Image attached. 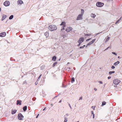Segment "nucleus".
Returning <instances> with one entry per match:
<instances>
[{
    "label": "nucleus",
    "mask_w": 122,
    "mask_h": 122,
    "mask_svg": "<svg viewBox=\"0 0 122 122\" xmlns=\"http://www.w3.org/2000/svg\"><path fill=\"white\" fill-rule=\"evenodd\" d=\"M48 28L49 30L52 31L56 30L57 27L55 25H51L49 26Z\"/></svg>",
    "instance_id": "f257e3e1"
},
{
    "label": "nucleus",
    "mask_w": 122,
    "mask_h": 122,
    "mask_svg": "<svg viewBox=\"0 0 122 122\" xmlns=\"http://www.w3.org/2000/svg\"><path fill=\"white\" fill-rule=\"evenodd\" d=\"M104 4L103 3H101L100 2H97L96 4V6L99 7H101L103 6Z\"/></svg>",
    "instance_id": "f03ea898"
},
{
    "label": "nucleus",
    "mask_w": 122,
    "mask_h": 122,
    "mask_svg": "<svg viewBox=\"0 0 122 122\" xmlns=\"http://www.w3.org/2000/svg\"><path fill=\"white\" fill-rule=\"evenodd\" d=\"M18 118L20 120H23L24 118V116L21 113H19L18 114Z\"/></svg>",
    "instance_id": "7ed1b4c3"
},
{
    "label": "nucleus",
    "mask_w": 122,
    "mask_h": 122,
    "mask_svg": "<svg viewBox=\"0 0 122 122\" xmlns=\"http://www.w3.org/2000/svg\"><path fill=\"white\" fill-rule=\"evenodd\" d=\"M120 82V81L118 79H116L113 81V83L115 84H118Z\"/></svg>",
    "instance_id": "20e7f679"
},
{
    "label": "nucleus",
    "mask_w": 122,
    "mask_h": 122,
    "mask_svg": "<svg viewBox=\"0 0 122 122\" xmlns=\"http://www.w3.org/2000/svg\"><path fill=\"white\" fill-rule=\"evenodd\" d=\"M10 3L9 1H6L4 3V5L5 6H7L10 5Z\"/></svg>",
    "instance_id": "39448f33"
},
{
    "label": "nucleus",
    "mask_w": 122,
    "mask_h": 122,
    "mask_svg": "<svg viewBox=\"0 0 122 122\" xmlns=\"http://www.w3.org/2000/svg\"><path fill=\"white\" fill-rule=\"evenodd\" d=\"M82 16L83 15L81 14L79 15L76 19V20H82Z\"/></svg>",
    "instance_id": "423d86ee"
},
{
    "label": "nucleus",
    "mask_w": 122,
    "mask_h": 122,
    "mask_svg": "<svg viewBox=\"0 0 122 122\" xmlns=\"http://www.w3.org/2000/svg\"><path fill=\"white\" fill-rule=\"evenodd\" d=\"M84 41V38L83 37L80 38L78 41V43H81Z\"/></svg>",
    "instance_id": "0eeeda50"
},
{
    "label": "nucleus",
    "mask_w": 122,
    "mask_h": 122,
    "mask_svg": "<svg viewBox=\"0 0 122 122\" xmlns=\"http://www.w3.org/2000/svg\"><path fill=\"white\" fill-rule=\"evenodd\" d=\"M72 30V28L71 27H67L66 28V31L67 32H69L71 30Z\"/></svg>",
    "instance_id": "6e6552de"
},
{
    "label": "nucleus",
    "mask_w": 122,
    "mask_h": 122,
    "mask_svg": "<svg viewBox=\"0 0 122 122\" xmlns=\"http://www.w3.org/2000/svg\"><path fill=\"white\" fill-rule=\"evenodd\" d=\"M6 33L5 32H3L0 33V37H3L5 36L6 35Z\"/></svg>",
    "instance_id": "1a4fd4ad"
},
{
    "label": "nucleus",
    "mask_w": 122,
    "mask_h": 122,
    "mask_svg": "<svg viewBox=\"0 0 122 122\" xmlns=\"http://www.w3.org/2000/svg\"><path fill=\"white\" fill-rule=\"evenodd\" d=\"M17 3L18 5L20 4V5L23 3V1L20 0H18L17 1Z\"/></svg>",
    "instance_id": "9d476101"
},
{
    "label": "nucleus",
    "mask_w": 122,
    "mask_h": 122,
    "mask_svg": "<svg viewBox=\"0 0 122 122\" xmlns=\"http://www.w3.org/2000/svg\"><path fill=\"white\" fill-rule=\"evenodd\" d=\"M21 101L20 100H18L17 101L16 104L17 105H20L21 104Z\"/></svg>",
    "instance_id": "9b49d317"
},
{
    "label": "nucleus",
    "mask_w": 122,
    "mask_h": 122,
    "mask_svg": "<svg viewBox=\"0 0 122 122\" xmlns=\"http://www.w3.org/2000/svg\"><path fill=\"white\" fill-rule=\"evenodd\" d=\"M91 16L92 18H94L96 16V15L92 13L91 14Z\"/></svg>",
    "instance_id": "f8f14e48"
},
{
    "label": "nucleus",
    "mask_w": 122,
    "mask_h": 122,
    "mask_svg": "<svg viewBox=\"0 0 122 122\" xmlns=\"http://www.w3.org/2000/svg\"><path fill=\"white\" fill-rule=\"evenodd\" d=\"M6 17V15H4L2 16V17L1 19V20L2 21L4 19H5Z\"/></svg>",
    "instance_id": "ddd939ff"
},
{
    "label": "nucleus",
    "mask_w": 122,
    "mask_h": 122,
    "mask_svg": "<svg viewBox=\"0 0 122 122\" xmlns=\"http://www.w3.org/2000/svg\"><path fill=\"white\" fill-rule=\"evenodd\" d=\"M17 111V110H12L11 111V114H15Z\"/></svg>",
    "instance_id": "4468645a"
},
{
    "label": "nucleus",
    "mask_w": 122,
    "mask_h": 122,
    "mask_svg": "<svg viewBox=\"0 0 122 122\" xmlns=\"http://www.w3.org/2000/svg\"><path fill=\"white\" fill-rule=\"evenodd\" d=\"M120 62L119 61H117L115 62L113 64L115 66H117L118 64H119Z\"/></svg>",
    "instance_id": "2eb2a0df"
},
{
    "label": "nucleus",
    "mask_w": 122,
    "mask_h": 122,
    "mask_svg": "<svg viewBox=\"0 0 122 122\" xmlns=\"http://www.w3.org/2000/svg\"><path fill=\"white\" fill-rule=\"evenodd\" d=\"M56 59V57L55 56H53L52 58V60L54 61H55Z\"/></svg>",
    "instance_id": "dca6fc26"
},
{
    "label": "nucleus",
    "mask_w": 122,
    "mask_h": 122,
    "mask_svg": "<svg viewBox=\"0 0 122 122\" xmlns=\"http://www.w3.org/2000/svg\"><path fill=\"white\" fill-rule=\"evenodd\" d=\"M27 109V106H24L23 107V110L24 111H25Z\"/></svg>",
    "instance_id": "f3484780"
},
{
    "label": "nucleus",
    "mask_w": 122,
    "mask_h": 122,
    "mask_svg": "<svg viewBox=\"0 0 122 122\" xmlns=\"http://www.w3.org/2000/svg\"><path fill=\"white\" fill-rule=\"evenodd\" d=\"M49 35V33L47 32H46L44 34L46 36V37H47Z\"/></svg>",
    "instance_id": "a211bd4d"
},
{
    "label": "nucleus",
    "mask_w": 122,
    "mask_h": 122,
    "mask_svg": "<svg viewBox=\"0 0 122 122\" xmlns=\"http://www.w3.org/2000/svg\"><path fill=\"white\" fill-rule=\"evenodd\" d=\"M66 23L65 21L62 22L60 24V25H65Z\"/></svg>",
    "instance_id": "6ab92c4d"
},
{
    "label": "nucleus",
    "mask_w": 122,
    "mask_h": 122,
    "mask_svg": "<svg viewBox=\"0 0 122 122\" xmlns=\"http://www.w3.org/2000/svg\"><path fill=\"white\" fill-rule=\"evenodd\" d=\"M75 81V79L74 77L72 78L71 79V82L72 83H73Z\"/></svg>",
    "instance_id": "aec40b11"
},
{
    "label": "nucleus",
    "mask_w": 122,
    "mask_h": 122,
    "mask_svg": "<svg viewBox=\"0 0 122 122\" xmlns=\"http://www.w3.org/2000/svg\"><path fill=\"white\" fill-rule=\"evenodd\" d=\"M81 15H83L84 13V10L83 9H81Z\"/></svg>",
    "instance_id": "412c9836"
},
{
    "label": "nucleus",
    "mask_w": 122,
    "mask_h": 122,
    "mask_svg": "<svg viewBox=\"0 0 122 122\" xmlns=\"http://www.w3.org/2000/svg\"><path fill=\"white\" fill-rule=\"evenodd\" d=\"M14 16L13 15H10L9 18V19L10 20H11L13 18Z\"/></svg>",
    "instance_id": "4be33fe9"
},
{
    "label": "nucleus",
    "mask_w": 122,
    "mask_h": 122,
    "mask_svg": "<svg viewBox=\"0 0 122 122\" xmlns=\"http://www.w3.org/2000/svg\"><path fill=\"white\" fill-rule=\"evenodd\" d=\"M115 72L114 71H110L109 72V74L110 75L112 73H114Z\"/></svg>",
    "instance_id": "5701e85b"
},
{
    "label": "nucleus",
    "mask_w": 122,
    "mask_h": 122,
    "mask_svg": "<svg viewBox=\"0 0 122 122\" xmlns=\"http://www.w3.org/2000/svg\"><path fill=\"white\" fill-rule=\"evenodd\" d=\"M106 102H104V101L103 102H102V106H103L104 105H106Z\"/></svg>",
    "instance_id": "b1692460"
},
{
    "label": "nucleus",
    "mask_w": 122,
    "mask_h": 122,
    "mask_svg": "<svg viewBox=\"0 0 122 122\" xmlns=\"http://www.w3.org/2000/svg\"><path fill=\"white\" fill-rule=\"evenodd\" d=\"M121 18L122 17H121L118 20L116 21V23H115L116 24H117L119 22L120 20H121Z\"/></svg>",
    "instance_id": "393cba45"
},
{
    "label": "nucleus",
    "mask_w": 122,
    "mask_h": 122,
    "mask_svg": "<svg viewBox=\"0 0 122 122\" xmlns=\"http://www.w3.org/2000/svg\"><path fill=\"white\" fill-rule=\"evenodd\" d=\"M57 63V62H55V63H54L53 64V67H54L56 65Z\"/></svg>",
    "instance_id": "a878e982"
},
{
    "label": "nucleus",
    "mask_w": 122,
    "mask_h": 122,
    "mask_svg": "<svg viewBox=\"0 0 122 122\" xmlns=\"http://www.w3.org/2000/svg\"><path fill=\"white\" fill-rule=\"evenodd\" d=\"M109 39H110V37L108 36L107 38V39L106 41H105V42H107V41L109 40Z\"/></svg>",
    "instance_id": "bb28decb"
},
{
    "label": "nucleus",
    "mask_w": 122,
    "mask_h": 122,
    "mask_svg": "<svg viewBox=\"0 0 122 122\" xmlns=\"http://www.w3.org/2000/svg\"><path fill=\"white\" fill-rule=\"evenodd\" d=\"M65 25H63L61 29V31H62V30H64L65 29L64 27H65Z\"/></svg>",
    "instance_id": "cd10ccee"
},
{
    "label": "nucleus",
    "mask_w": 122,
    "mask_h": 122,
    "mask_svg": "<svg viewBox=\"0 0 122 122\" xmlns=\"http://www.w3.org/2000/svg\"><path fill=\"white\" fill-rule=\"evenodd\" d=\"M71 69V68L70 67H67L66 69V70L67 71H70V70Z\"/></svg>",
    "instance_id": "c85d7f7f"
},
{
    "label": "nucleus",
    "mask_w": 122,
    "mask_h": 122,
    "mask_svg": "<svg viewBox=\"0 0 122 122\" xmlns=\"http://www.w3.org/2000/svg\"><path fill=\"white\" fill-rule=\"evenodd\" d=\"M91 44L89 42V43H88L87 44L86 46V47H87L88 46H89Z\"/></svg>",
    "instance_id": "c756f323"
},
{
    "label": "nucleus",
    "mask_w": 122,
    "mask_h": 122,
    "mask_svg": "<svg viewBox=\"0 0 122 122\" xmlns=\"http://www.w3.org/2000/svg\"><path fill=\"white\" fill-rule=\"evenodd\" d=\"M64 118L65 119L64 120V122H66L67 121V118L66 117H65Z\"/></svg>",
    "instance_id": "7c9ffc66"
},
{
    "label": "nucleus",
    "mask_w": 122,
    "mask_h": 122,
    "mask_svg": "<svg viewBox=\"0 0 122 122\" xmlns=\"http://www.w3.org/2000/svg\"><path fill=\"white\" fill-rule=\"evenodd\" d=\"M27 82L26 80H25L22 83L23 84H26Z\"/></svg>",
    "instance_id": "2f4dec72"
},
{
    "label": "nucleus",
    "mask_w": 122,
    "mask_h": 122,
    "mask_svg": "<svg viewBox=\"0 0 122 122\" xmlns=\"http://www.w3.org/2000/svg\"><path fill=\"white\" fill-rule=\"evenodd\" d=\"M10 60L11 61H15V60L13 59L11 57L10 58Z\"/></svg>",
    "instance_id": "473e14b6"
},
{
    "label": "nucleus",
    "mask_w": 122,
    "mask_h": 122,
    "mask_svg": "<svg viewBox=\"0 0 122 122\" xmlns=\"http://www.w3.org/2000/svg\"><path fill=\"white\" fill-rule=\"evenodd\" d=\"M38 81H37V80L35 82V85H37L38 84Z\"/></svg>",
    "instance_id": "72a5a7b5"
},
{
    "label": "nucleus",
    "mask_w": 122,
    "mask_h": 122,
    "mask_svg": "<svg viewBox=\"0 0 122 122\" xmlns=\"http://www.w3.org/2000/svg\"><path fill=\"white\" fill-rule=\"evenodd\" d=\"M90 35H91V34H85V36H90Z\"/></svg>",
    "instance_id": "f704fd0d"
},
{
    "label": "nucleus",
    "mask_w": 122,
    "mask_h": 122,
    "mask_svg": "<svg viewBox=\"0 0 122 122\" xmlns=\"http://www.w3.org/2000/svg\"><path fill=\"white\" fill-rule=\"evenodd\" d=\"M32 99L33 101H34L36 99V98L35 97H34Z\"/></svg>",
    "instance_id": "c9c22d12"
},
{
    "label": "nucleus",
    "mask_w": 122,
    "mask_h": 122,
    "mask_svg": "<svg viewBox=\"0 0 122 122\" xmlns=\"http://www.w3.org/2000/svg\"><path fill=\"white\" fill-rule=\"evenodd\" d=\"M112 54H113L114 55H117V54L116 53H115V52H112Z\"/></svg>",
    "instance_id": "e433bc0d"
},
{
    "label": "nucleus",
    "mask_w": 122,
    "mask_h": 122,
    "mask_svg": "<svg viewBox=\"0 0 122 122\" xmlns=\"http://www.w3.org/2000/svg\"><path fill=\"white\" fill-rule=\"evenodd\" d=\"M102 32H100V33H97V34H95V36H96L97 35H98V34H100V33H102Z\"/></svg>",
    "instance_id": "4c0bfd02"
},
{
    "label": "nucleus",
    "mask_w": 122,
    "mask_h": 122,
    "mask_svg": "<svg viewBox=\"0 0 122 122\" xmlns=\"http://www.w3.org/2000/svg\"><path fill=\"white\" fill-rule=\"evenodd\" d=\"M110 46L108 47L105 50H104V51H105L107 49H108L109 48H110Z\"/></svg>",
    "instance_id": "58836bf2"
},
{
    "label": "nucleus",
    "mask_w": 122,
    "mask_h": 122,
    "mask_svg": "<svg viewBox=\"0 0 122 122\" xmlns=\"http://www.w3.org/2000/svg\"><path fill=\"white\" fill-rule=\"evenodd\" d=\"M41 75L37 79V81H38L39 79V78H40L41 76Z\"/></svg>",
    "instance_id": "ea45409f"
},
{
    "label": "nucleus",
    "mask_w": 122,
    "mask_h": 122,
    "mask_svg": "<svg viewBox=\"0 0 122 122\" xmlns=\"http://www.w3.org/2000/svg\"><path fill=\"white\" fill-rule=\"evenodd\" d=\"M98 82L99 83L101 84H102L103 83V82L101 81H99Z\"/></svg>",
    "instance_id": "a19ab883"
},
{
    "label": "nucleus",
    "mask_w": 122,
    "mask_h": 122,
    "mask_svg": "<svg viewBox=\"0 0 122 122\" xmlns=\"http://www.w3.org/2000/svg\"><path fill=\"white\" fill-rule=\"evenodd\" d=\"M95 107H94V106H92L91 107L92 108L93 110H95Z\"/></svg>",
    "instance_id": "79ce46f5"
},
{
    "label": "nucleus",
    "mask_w": 122,
    "mask_h": 122,
    "mask_svg": "<svg viewBox=\"0 0 122 122\" xmlns=\"http://www.w3.org/2000/svg\"><path fill=\"white\" fill-rule=\"evenodd\" d=\"M115 68V67L113 66H112V67H111V68L112 69H114V68Z\"/></svg>",
    "instance_id": "37998d69"
},
{
    "label": "nucleus",
    "mask_w": 122,
    "mask_h": 122,
    "mask_svg": "<svg viewBox=\"0 0 122 122\" xmlns=\"http://www.w3.org/2000/svg\"><path fill=\"white\" fill-rule=\"evenodd\" d=\"M68 105H69V106L70 107V109H72V107H71L70 104L69 103V104Z\"/></svg>",
    "instance_id": "c03bdc74"
},
{
    "label": "nucleus",
    "mask_w": 122,
    "mask_h": 122,
    "mask_svg": "<svg viewBox=\"0 0 122 122\" xmlns=\"http://www.w3.org/2000/svg\"><path fill=\"white\" fill-rule=\"evenodd\" d=\"M113 0H107V1L108 2H110L112 1Z\"/></svg>",
    "instance_id": "a18cd8bd"
},
{
    "label": "nucleus",
    "mask_w": 122,
    "mask_h": 122,
    "mask_svg": "<svg viewBox=\"0 0 122 122\" xmlns=\"http://www.w3.org/2000/svg\"><path fill=\"white\" fill-rule=\"evenodd\" d=\"M83 48L84 47H83V46H81L80 47V49H83Z\"/></svg>",
    "instance_id": "49530a36"
},
{
    "label": "nucleus",
    "mask_w": 122,
    "mask_h": 122,
    "mask_svg": "<svg viewBox=\"0 0 122 122\" xmlns=\"http://www.w3.org/2000/svg\"><path fill=\"white\" fill-rule=\"evenodd\" d=\"M96 39H94V40H92V42H93V43L95 41H96Z\"/></svg>",
    "instance_id": "de8ad7c7"
},
{
    "label": "nucleus",
    "mask_w": 122,
    "mask_h": 122,
    "mask_svg": "<svg viewBox=\"0 0 122 122\" xmlns=\"http://www.w3.org/2000/svg\"><path fill=\"white\" fill-rule=\"evenodd\" d=\"M79 44L77 45V46H79L81 45V43H78Z\"/></svg>",
    "instance_id": "09e8293b"
},
{
    "label": "nucleus",
    "mask_w": 122,
    "mask_h": 122,
    "mask_svg": "<svg viewBox=\"0 0 122 122\" xmlns=\"http://www.w3.org/2000/svg\"><path fill=\"white\" fill-rule=\"evenodd\" d=\"M111 77V76H108V79H110Z\"/></svg>",
    "instance_id": "8fccbe9b"
},
{
    "label": "nucleus",
    "mask_w": 122,
    "mask_h": 122,
    "mask_svg": "<svg viewBox=\"0 0 122 122\" xmlns=\"http://www.w3.org/2000/svg\"><path fill=\"white\" fill-rule=\"evenodd\" d=\"M117 84H115L114 85V86L115 87H117Z\"/></svg>",
    "instance_id": "3c124183"
},
{
    "label": "nucleus",
    "mask_w": 122,
    "mask_h": 122,
    "mask_svg": "<svg viewBox=\"0 0 122 122\" xmlns=\"http://www.w3.org/2000/svg\"><path fill=\"white\" fill-rule=\"evenodd\" d=\"M82 97H80V99H79V100H82Z\"/></svg>",
    "instance_id": "603ef678"
},
{
    "label": "nucleus",
    "mask_w": 122,
    "mask_h": 122,
    "mask_svg": "<svg viewBox=\"0 0 122 122\" xmlns=\"http://www.w3.org/2000/svg\"><path fill=\"white\" fill-rule=\"evenodd\" d=\"M92 115H93V118H94V117H95V114H93Z\"/></svg>",
    "instance_id": "864d4df0"
},
{
    "label": "nucleus",
    "mask_w": 122,
    "mask_h": 122,
    "mask_svg": "<svg viewBox=\"0 0 122 122\" xmlns=\"http://www.w3.org/2000/svg\"><path fill=\"white\" fill-rule=\"evenodd\" d=\"M66 87V86H64L63 84H62V87Z\"/></svg>",
    "instance_id": "5fc2aeb1"
},
{
    "label": "nucleus",
    "mask_w": 122,
    "mask_h": 122,
    "mask_svg": "<svg viewBox=\"0 0 122 122\" xmlns=\"http://www.w3.org/2000/svg\"><path fill=\"white\" fill-rule=\"evenodd\" d=\"M39 114H38L37 115V116H36V118H37L38 117V116H39Z\"/></svg>",
    "instance_id": "6e6d98bb"
},
{
    "label": "nucleus",
    "mask_w": 122,
    "mask_h": 122,
    "mask_svg": "<svg viewBox=\"0 0 122 122\" xmlns=\"http://www.w3.org/2000/svg\"><path fill=\"white\" fill-rule=\"evenodd\" d=\"M90 39V38L86 40V41H89V40Z\"/></svg>",
    "instance_id": "4d7b16f0"
},
{
    "label": "nucleus",
    "mask_w": 122,
    "mask_h": 122,
    "mask_svg": "<svg viewBox=\"0 0 122 122\" xmlns=\"http://www.w3.org/2000/svg\"><path fill=\"white\" fill-rule=\"evenodd\" d=\"M91 113H92V115H93V114H94V113H93V111H91Z\"/></svg>",
    "instance_id": "13d9d810"
},
{
    "label": "nucleus",
    "mask_w": 122,
    "mask_h": 122,
    "mask_svg": "<svg viewBox=\"0 0 122 122\" xmlns=\"http://www.w3.org/2000/svg\"><path fill=\"white\" fill-rule=\"evenodd\" d=\"M90 43L92 44V43H93V42H92V41H91L90 42Z\"/></svg>",
    "instance_id": "bf43d9fd"
},
{
    "label": "nucleus",
    "mask_w": 122,
    "mask_h": 122,
    "mask_svg": "<svg viewBox=\"0 0 122 122\" xmlns=\"http://www.w3.org/2000/svg\"><path fill=\"white\" fill-rule=\"evenodd\" d=\"M46 108V107H45L43 109V111H44Z\"/></svg>",
    "instance_id": "052dcab7"
},
{
    "label": "nucleus",
    "mask_w": 122,
    "mask_h": 122,
    "mask_svg": "<svg viewBox=\"0 0 122 122\" xmlns=\"http://www.w3.org/2000/svg\"><path fill=\"white\" fill-rule=\"evenodd\" d=\"M94 90H95V91H96L97 90V89L96 88H94Z\"/></svg>",
    "instance_id": "680f3d73"
},
{
    "label": "nucleus",
    "mask_w": 122,
    "mask_h": 122,
    "mask_svg": "<svg viewBox=\"0 0 122 122\" xmlns=\"http://www.w3.org/2000/svg\"><path fill=\"white\" fill-rule=\"evenodd\" d=\"M66 115H67V116H69L68 114L67 113L66 114Z\"/></svg>",
    "instance_id": "e2e57ef3"
},
{
    "label": "nucleus",
    "mask_w": 122,
    "mask_h": 122,
    "mask_svg": "<svg viewBox=\"0 0 122 122\" xmlns=\"http://www.w3.org/2000/svg\"><path fill=\"white\" fill-rule=\"evenodd\" d=\"M61 102V100H60L59 102V103H60V102Z\"/></svg>",
    "instance_id": "0e129e2a"
},
{
    "label": "nucleus",
    "mask_w": 122,
    "mask_h": 122,
    "mask_svg": "<svg viewBox=\"0 0 122 122\" xmlns=\"http://www.w3.org/2000/svg\"><path fill=\"white\" fill-rule=\"evenodd\" d=\"M51 105L52 106L53 105V104H51Z\"/></svg>",
    "instance_id": "69168bd1"
},
{
    "label": "nucleus",
    "mask_w": 122,
    "mask_h": 122,
    "mask_svg": "<svg viewBox=\"0 0 122 122\" xmlns=\"http://www.w3.org/2000/svg\"><path fill=\"white\" fill-rule=\"evenodd\" d=\"M83 47H84H84H85L86 46L85 45H83Z\"/></svg>",
    "instance_id": "338daca9"
},
{
    "label": "nucleus",
    "mask_w": 122,
    "mask_h": 122,
    "mask_svg": "<svg viewBox=\"0 0 122 122\" xmlns=\"http://www.w3.org/2000/svg\"><path fill=\"white\" fill-rule=\"evenodd\" d=\"M106 85V83H105L104 85V86H105V85Z\"/></svg>",
    "instance_id": "774afa93"
}]
</instances>
